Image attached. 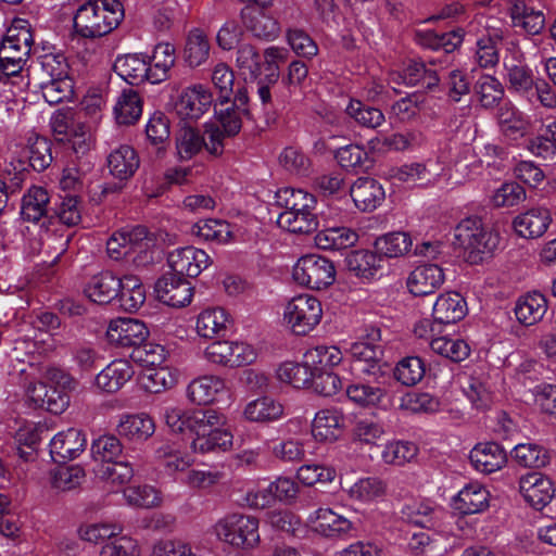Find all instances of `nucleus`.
Listing matches in <instances>:
<instances>
[{"label":"nucleus","mask_w":556,"mask_h":556,"mask_svg":"<svg viewBox=\"0 0 556 556\" xmlns=\"http://www.w3.org/2000/svg\"><path fill=\"white\" fill-rule=\"evenodd\" d=\"M393 374L403 386L413 387L425 377L426 365L418 356H407L396 364Z\"/></svg>","instance_id":"nucleus-56"},{"label":"nucleus","mask_w":556,"mask_h":556,"mask_svg":"<svg viewBox=\"0 0 556 556\" xmlns=\"http://www.w3.org/2000/svg\"><path fill=\"white\" fill-rule=\"evenodd\" d=\"M282 414V405L269 396H261L249 402L243 410L245 419L253 422L275 421Z\"/></svg>","instance_id":"nucleus-44"},{"label":"nucleus","mask_w":556,"mask_h":556,"mask_svg":"<svg viewBox=\"0 0 556 556\" xmlns=\"http://www.w3.org/2000/svg\"><path fill=\"white\" fill-rule=\"evenodd\" d=\"M90 452L96 462L108 464L123 457V445L117 437L103 434L92 441Z\"/></svg>","instance_id":"nucleus-57"},{"label":"nucleus","mask_w":556,"mask_h":556,"mask_svg":"<svg viewBox=\"0 0 556 556\" xmlns=\"http://www.w3.org/2000/svg\"><path fill=\"white\" fill-rule=\"evenodd\" d=\"M551 222L552 217L548 210L538 207L516 216L513 225L520 237L535 238L546 231Z\"/></svg>","instance_id":"nucleus-34"},{"label":"nucleus","mask_w":556,"mask_h":556,"mask_svg":"<svg viewBox=\"0 0 556 556\" xmlns=\"http://www.w3.org/2000/svg\"><path fill=\"white\" fill-rule=\"evenodd\" d=\"M427 63L435 66L442 64L440 58H429L427 61L410 60L402 73L403 83L407 86H420L432 89L439 85L440 78L437 70L428 68Z\"/></svg>","instance_id":"nucleus-26"},{"label":"nucleus","mask_w":556,"mask_h":556,"mask_svg":"<svg viewBox=\"0 0 556 556\" xmlns=\"http://www.w3.org/2000/svg\"><path fill=\"white\" fill-rule=\"evenodd\" d=\"M211 45L205 33L200 28L189 31L184 49V59L190 67H198L210 56Z\"/></svg>","instance_id":"nucleus-45"},{"label":"nucleus","mask_w":556,"mask_h":556,"mask_svg":"<svg viewBox=\"0 0 556 556\" xmlns=\"http://www.w3.org/2000/svg\"><path fill=\"white\" fill-rule=\"evenodd\" d=\"M225 417L218 412L207 408L204 415L193 420V440L191 448L195 453L206 454L226 452L232 445L231 432L224 428Z\"/></svg>","instance_id":"nucleus-4"},{"label":"nucleus","mask_w":556,"mask_h":556,"mask_svg":"<svg viewBox=\"0 0 556 556\" xmlns=\"http://www.w3.org/2000/svg\"><path fill=\"white\" fill-rule=\"evenodd\" d=\"M51 147V141L45 137L36 136L35 138H29L27 157L29 166L34 170L40 173L51 165L53 161Z\"/></svg>","instance_id":"nucleus-58"},{"label":"nucleus","mask_w":556,"mask_h":556,"mask_svg":"<svg viewBox=\"0 0 556 556\" xmlns=\"http://www.w3.org/2000/svg\"><path fill=\"white\" fill-rule=\"evenodd\" d=\"M1 43L12 46V48H16L17 51L29 55L34 43V35L29 21L25 18H14Z\"/></svg>","instance_id":"nucleus-51"},{"label":"nucleus","mask_w":556,"mask_h":556,"mask_svg":"<svg viewBox=\"0 0 556 556\" xmlns=\"http://www.w3.org/2000/svg\"><path fill=\"white\" fill-rule=\"evenodd\" d=\"M86 434L76 428L58 432L50 441V454L55 463H66L78 457L86 448Z\"/></svg>","instance_id":"nucleus-18"},{"label":"nucleus","mask_w":556,"mask_h":556,"mask_svg":"<svg viewBox=\"0 0 556 556\" xmlns=\"http://www.w3.org/2000/svg\"><path fill=\"white\" fill-rule=\"evenodd\" d=\"M381 257L368 250L350 252L345 257L348 270L356 277L369 280L375 277L381 267Z\"/></svg>","instance_id":"nucleus-42"},{"label":"nucleus","mask_w":556,"mask_h":556,"mask_svg":"<svg viewBox=\"0 0 556 556\" xmlns=\"http://www.w3.org/2000/svg\"><path fill=\"white\" fill-rule=\"evenodd\" d=\"M231 320L222 307L202 311L197 319V331L203 338L226 337L231 330Z\"/></svg>","instance_id":"nucleus-32"},{"label":"nucleus","mask_w":556,"mask_h":556,"mask_svg":"<svg viewBox=\"0 0 556 556\" xmlns=\"http://www.w3.org/2000/svg\"><path fill=\"white\" fill-rule=\"evenodd\" d=\"M215 532L220 540L238 547H254L260 541L258 520L241 514H232L219 520Z\"/></svg>","instance_id":"nucleus-11"},{"label":"nucleus","mask_w":556,"mask_h":556,"mask_svg":"<svg viewBox=\"0 0 556 556\" xmlns=\"http://www.w3.org/2000/svg\"><path fill=\"white\" fill-rule=\"evenodd\" d=\"M205 409L186 412L175 406H166L163 408L162 417L166 426L174 433H185L189 431L193 434V420L198 415H204Z\"/></svg>","instance_id":"nucleus-55"},{"label":"nucleus","mask_w":556,"mask_h":556,"mask_svg":"<svg viewBox=\"0 0 556 556\" xmlns=\"http://www.w3.org/2000/svg\"><path fill=\"white\" fill-rule=\"evenodd\" d=\"M355 376L363 378L365 382L349 384L346 388L348 397L361 406H378L381 405L387 396V386L391 381V372L382 382L376 380L374 376L353 372Z\"/></svg>","instance_id":"nucleus-16"},{"label":"nucleus","mask_w":556,"mask_h":556,"mask_svg":"<svg viewBox=\"0 0 556 556\" xmlns=\"http://www.w3.org/2000/svg\"><path fill=\"white\" fill-rule=\"evenodd\" d=\"M39 87L46 102L51 105L71 100L74 94V84L71 77L62 79H41Z\"/></svg>","instance_id":"nucleus-61"},{"label":"nucleus","mask_w":556,"mask_h":556,"mask_svg":"<svg viewBox=\"0 0 556 556\" xmlns=\"http://www.w3.org/2000/svg\"><path fill=\"white\" fill-rule=\"evenodd\" d=\"M358 233L348 227H331L318 231L315 244L321 250L341 251L355 245Z\"/></svg>","instance_id":"nucleus-39"},{"label":"nucleus","mask_w":556,"mask_h":556,"mask_svg":"<svg viewBox=\"0 0 556 556\" xmlns=\"http://www.w3.org/2000/svg\"><path fill=\"white\" fill-rule=\"evenodd\" d=\"M134 374V368L128 361L115 359L97 375L96 384L102 391L113 393L130 380Z\"/></svg>","instance_id":"nucleus-31"},{"label":"nucleus","mask_w":556,"mask_h":556,"mask_svg":"<svg viewBox=\"0 0 556 556\" xmlns=\"http://www.w3.org/2000/svg\"><path fill=\"white\" fill-rule=\"evenodd\" d=\"M321 316V303L309 294L294 296L285 308V319L299 336L311 332L320 323Z\"/></svg>","instance_id":"nucleus-12"},{"label":"nucleus","mask_w":556,"mask_h":556,"mask_svg":"<svg viewBox=\"0 0 556 556\" xmlns=\"http://www.w3.org/2000/svg\"><path fill=\"white\" fill-rule=\"evenodd\" d=\"M54 139L68 143L77 155H85L91 146L89 127L74 116L72 112H55L50 119Z\"/></svg>","instance_id":"nucleus-9"},{"label":"nucleus","mask_w":556,"mask_h":556,"mask_svg":"<svg viewBox=\"0 0 556 556\" xmlns=\"http://www.w3.org/2000/svg\"><path fill=\"white\" fill-rule=\"evenodd\" d=\"M475 92L483 108H494L504 97L501 81L492 75H482L475 84Z\"/></svg>","instance_id":"nucleus-59"},{"label":"nucleus","mask_w":556,"mask_h":556,"mask_svg":"<svg viewBox=\"0 0 556 556\" xmlns=\"http://www.w3.org/2000/svg\"><path fill=\"white\" fill-rule=\"evenodd\" d=\"M443 269L437 264L417 266L408 276L407 288L415 296L434 293L444 282Z\"/></svg>","instance_id":"nucleus-19"},{"label":"nucleus","mask_w":556,"mask_h":556,"mask_svg":"<svg viewBox=\"0 0 556 556\" xmlns=\"http://www.w3.org/2000/svg\"><path fill=\"white\" fill-rule=\"evenodd\" d=\"M316 519L315 530L326 538H345L354 531L351 520L330 508H319Z\"/></svg>","instance_id":"nucleus-35"},{"label":"nucleus","mask_w":556,"mask_h":556,"mask_svg":"<svg viewBox=\"0 0 556 556\" xmlns=\"http://www.w3.org/2000/svg\"><path fill=\"white\" fill-rule=\"evenodd\" d=\"M418 447L409 441H392L386 444L381 457L386 464L402 466L417 456Z\"/></svg>","instance_id":"nucleus-63"},{"label":"nucleus","mask_w":556,"mask_h":556,"mask_svg":"<svg viewBox=\"0 0 556 556\" xmlns=\"http://www.w3.org/2000/svg\"><path fill=\"white\" fill-rule=\"evenodd\" d=\"M146 301V290L141 280L132 275L123 277L121 292L116 302L126 312L138 311Z\"/></svg>","instance_id":"nucleus-46"},{"label":"nucleus","mask_w":556,"mask_h":556,"mask_svg":"<svg viewBox=\"0 0 556 556\" xmlns=\"http://www.w3.org/2000/svg\"><path fill=\"white\" fill-rule=\"evenodd\" d=\"M473 468L482 473L500 470L507 462L506 451L496 442L477 444L469 454Z\"/></svg>","instance_id":"nucleus-24"},{"label":"nucleus","mask_w":556,"mask_h":556,"mask_svg":"<svg viewBox=\"0 0 556 556\" xmlns=\"http://www.w3.org/2000/svg\"><path fill=\"white\" fill-rule=\"evenodd\" d=\"M225 382L216 376H202L193 379L187 388L189 400L198 405H207L216 400L219 392L224 391Z\"/></svg>","instance_id":"nucleus-41"},{"label":"nucleus","mask_w":556,"mask_h":556,"mask_svg":"<svg viewBox=\"0 0 556 556\" xmlns=\"http://www.w3.org/2000/svg\"><path fill=\"white\" fill-rule=\"evenodd\" d=\"M509 91L520 96H529L535 84L532 70L525 61L514 58L504 63Z\"/></svg>","instance_id":"nucleus-37"},{"label":"nucleus","mask_w":556,"mask_h":556,"mask_svg":"<svg viewBox=\"0 0 556 556\" xmlns=\"http://www.w3.org/2000/svg\"><path fill=\"white\" fill-rule=\"evenodd\" d=\"M434 505L428 501H413L402 508L403 519L421 528L434 526Z\"/></svg>","instance_id":"nucleus-60"},{"label":"nucleus","mask_w":556,"mask_h":556,"mask_svg":"<svg viewBox=\"0 0 556 556\" xmlns=\"http://www.w3.org/2000/svg\"><path fill=\"white\" fill-rule=\"evenodd\" d=\"M511 457L525 468L539 469L549 462L544 447L533 443H520L511 450Z\"/></svg>","instance_id":"nucleus-54"},{"label":"nucleus","mask_w":556,"mask_h":556,"mask_svg":"<svg viewBox=\"0 0 556 556\" xmlns=\"http://www.w3.org/2000/svg\"><path fill=\"white\" fill-rule=\"evenodd\" d=\"M546 311L547 301L540 292L521 295L514 308L517 320L525 326H532L540 321Z\"/></svg>","instance_id":"nucleus-36"},{"label":"nucleus","mask_w":556,"mask_h":556,"mask_svg":"<svg viewBox=\"0 0 556 556\" xmlns=\"http://www.w3.org/2000/svg\"><path fill=\"white\" fill-rule=\"evenodd\" d=\"M240 15L245 29L254 37L266 41L278 37L280 33L279 23L263 9L245 7L241 10Z\"/></svg>","instance_id":"nucleus-21"},{"label":"nucleus","mask_w":556,"mask_h":556,"mask_svg":"<svg viewBox=\"0 0 556 556\" xmlns=\"http://www.w3.org/2000/svg\"><path fill=\"white\" fill-rule=\"evenodd\" d=\"M313 370L305 366V359L300 363L286 362L278 369V377L282 382L292 384L294 388L309 387Z\"/></svg>","instance_id":"nucleus-64"},{"label":"nucleus","mask_w":556,"mask_h":556,"mask_svg":"<svg viewBox=\"0 0 556 556\" xmlns=\"http://www.w3.org/2000/svg\"><path fill=\"white\" fill-rule=\"evenodd\" d=\"M50 194L43 187L31 186L21 201V216L28 223H38L48 217L50 212Z\"/></svg>","instance_id":"nucleus-28"},{"label":"nucleus","mask_w":556,"mask_h":556,"mask_svg":"<svg viewBox=\"0 0 556 556\" xmlns=\"http://www.w3.org/2000/svg\"><path fill=\"white\" fill-rule=\"evenodd\" d=\"M467 313L465 299L457 292L438 296L432 311L433 320L440 325L455 324Z\"/></svg>","instance_id":"nucleus-29"},{"label":"nucleus","mask_w":556,"mask_h":556,"mask_svg":"<svg viewBox=\"0 0 556 556\" xmlns=\"http://www.w3.org/2000/svg\"><path fill=\"white\" fill-rule=\"evenodd\" d=\"M489 491L479 483H469L464 486L454 500V508L460 515H473L484 511L489 507Z\"/></svg>","instance_id":"nucleus-30"},{"label":"nucleus","mask_w":556,"mask_h":556,"mask_svg":"<svg viewBox=\"0 0 556 556\" xmlns=\"http://www.w3.org/2000/svg\"><path fill=\"white\" fill-rule=\"evenodd\" d=\"M223 131L217 126L206 127L204 132L190 126L179 129L176 135V149L180 160L189 161L202 150L218 157L224 153Z\"/></svg>","instance_id":"nucleus-6"},{"label":"nucleus","mask_w":556,"mask_h":556,"mask_svg":"<svg viewBox=\"0 0 556 556\" xmlns=\"http://www.w3.org/2000/svg\"><path fill=\"white\" fill-rule=\"evenodd\" d=\"M498 242V235L485 227L478 216L466 217L454 228V244L468 252L475 262L481 260V254L492 253Z\"/></svg>","instance_id":"nucleus-5"},{"label":"nucleus","mask_w":556,"mask_h":556,"mask_svg":"<svg viewBox=\"0 0 556 556\" xmlns=\"http://www.w3.org/2000/svg\"><path fill=\"white\" fill-rule=\"evenodd\" d=\"M114 72L131 86L150 81L149 62L144 56L137 53L118 55L113 64Z\"/></svg>","instance_id":"nucleus-27"},{"label":"nucleus","mask_w":556,"mask_h":556,"mask_svg":"<svg viewBox=\"0 0 556 556\" xmlns=\"http://www.w3.org/2000/svg\"><path fill=\"white\" fill-rule=\"evenodd\" d=\"M123 278L105 270L92 276L84 288V292L90 301L98 304H109L116 301L121 292Z\"/></svg>","instance_id":"nucleus-23"},{"label":"nucleus","mask_w":556,"mask_h":556,"mask_svg":"<svg viewBox=\"0 0 556 556\" xmlns=\"http://www.w3.org/2000/svg\"><path fill=\"white\" fill-rule=\"evenodd\" d=\"M149 330L147 326L138 319L117 318L111 320L106 338L111 344L119 348L138 346L148 338Z\"/></svg>","instance_id":"nucleus-15"},{"label":"nucleus","mask_w":556,"mask_h":556,"mask_svg":"<svg viewBox=\"0 0 556 556\" xmlns=\"http://www.w3.org/2000/svg\"><path fill=\"white\" fill-rule=\"evenodd\" d=\"M280 58H282V50L277 47L267 48L264 55L249 43L239 46L237 50V64L245 75V79L265 76L270 83H276L279 74L275 61Z\"/></svg>","instance_id":"nucleus-8"},{"label":"nucleus","mask_w":556,"mask_h":556,"mask_svg":"<svg viewBox=\"0 0 556 556\" xmlns=\"http://www.w3.org/2000/svg\"><path fill=\"white\" fill-rule=\"evenodd\" d=\"M176 62L175 46L169 42H160L154 47L150 67V83L159 84L169 77V72Z\"/></svg>","instance_id":"nucleus-40"},{"label":"nucleus","mask_w":556,"mask_h":556,"mask_svg":"<svg viewBox=\"0 0 556 556\" xmlns=\"http://www.w3.org/2000/svg\"><path fill=\"white\" fill-rule=\"evenodd\" d=\"M114 111L118 124L131 125L137 122L142 114L139 93L132 89L124 90L118 97Z\"/></svg>","instance_id":"nucleus-49"},{"label":"nucleus","mask_w":556,"mask_h":556,"mask_svg":"<svg viewBox=\"0 0 556 556\" xmlns=\"http://www.w3.org/2000/svg\"><path fill=\"white\" fill-rule=\"evenodd\" d=\"M381 329L374 325L365 326L359 340L352 343L349 353L353 372L374 376L382 382L392 372L390 364L384 361V349L381 344Z\"/></svg>","instance_id":"nucleus-3"},{"label":"nucleus","mask_w":556,"mask_h":556,"mask_svg":"<svg viewBox=\"0 0 556 556\" xmlns=\"http://www.w3.org/2000/svg\"><path fill=\"white\" fill-rule=\"evenodd\" d=\"M119 437L129 441H146L155 431L153 419L146 414L122 415L116 427Z\"/></svg>","instance_id":"nucleus-33"},{"label":"nucleus","mask_w":556,"mask_h":556,"mask_svg":"<svg viewBox=\"0 0 556 556\" xmlns=\"http://www.w3.org/2000/svg\"><path fill=\"white\" fill-rule=\"evenodd\" d=\"M345 113L353 118L357 125L366 128H377L384 122V115L380 109L355 99L350 100L345 108Z\"/></svg>","instance_id":"nucleus-52"},{"label":"nucleus","mask_w":556,"mask_h":556,"mask_svg":"<svg viewBox=\"0 0 556 556\" xmlns=\"http://www.w3.org/2000/svg\"><path fill=\"white\" fill-rule=\"evenodd\" d=\"M169 271L155 282L157 299L172 307H184L191 302L193 287L188 278L199 276L211 263L207 253L194 247L176 249L167 257Z\"/></svg>","instance_id":"nucleus-1"},{"label":"nucleus","mask_w":556,"mask_h":556,"mask_svg":"<svg viewBox=\"0 0 556 556\" xmlns=\"http://www.w3.org/2000/svg\"><path fill=\"white\" fill-rule=\"evenodd\" d=\"M294 280L311 289H325L336 279L333 263L318 254H307L298 260L293 267Z\"/></svg>","instance_id":"nucleus-10"},{"label":"nucleus","mask_w":556,"mask_h":556,"mask_svg":"<svg viewBox=\"0 0 556 556\" xmlns=\"http://www.w3.org/2000/svg\"><path fill=\"white\" fill-rule=\"evenodd\" d=\"M477 29L472 59L481 68H493L500 63V49L504 40V29L494 18L481 16L476 21Z\"/></svg>","instance_id":"nucleus-7"},{"label":"nucleus","mask_w":556,"mask_h":556,"mask_svg":"<svg viewBox=\"0 0 556 556\" xmlns=\"http://www.w3.org/2000/svg\"><path fill=\"white\" fill-rule=\"evenodd\" d=\"M315 208H306L300 212H281L277 224L280 228L294 233H309L318 228Z\"/></svg>","instance_id":"nucleus-43"},{"label":"nucleus","mask_w":556,"mask_h":556,"mask_svg":"<svg viewBox=\"0 0 556 556\" xmlns=\"http://www.w3.org/2000/svg\"><path fill=\"white\" fill-rule=\"evenodd\" d=\"M431 350L454 362L460 363L470 355L469 344L460 338L438 337L430 342Z\"/></svg>","instance_id":"nucleus-50"},{"label":"nucleus","mask_w":556,"mask_h":556,"mask_svg":"<svg viewBox=\"0 0 556 556\" xmlns=\"http://www.w3.org/2000/svg\"><path fill=\"white\" fill-rule=\"evenodd\" d=\"M124 17L118 0H89L74 16V29L84 38H99L115 29Z\"/></svg>","instance_id":"nucleus-2"},{"label":"nucleus","mask_w":556,"mask_h":556,"mask_svg":"<svg viewBox=\"0 0 556 556\" xmlns=\"http://www.w3.org/2000/svg\"><path fill=\"white\" fill-rule=\"evenodd\" d=\"M509 15L513 26L523 29L529 35H536L544 27L543 13L528 7L522 0H511Z\"/></svg>","instance_id":"nucleus-38"},{"label":"nucleus","mask_w":556,"mask_h":556,"mask_svg":"<svg viewBox=\"0 0 556 556\" xmlns=\"http://www.w3.org/2000/svg\"><path fill=\"white\" fill-rule=\"evenodd\" d=\"M305 366L311 367L313 371L332 370L342 361L340 349L334 345H317L308 349L304 353Z\"/></svg>","instance_id":"nucleus-48"},{"label":"nucleus","mask_w":556,"mask_h":556,"mask_svg":"<svg viewBox=\"0 0 556 556\" xmlns=\"http://www.w3.org/2000/svg\"><path fill=\"white\" fill-rule=\"evenodd\" d=\"M213 96L202 85L185 89L176 102V111L184 118L199 119L212 105Z\"/></svg>","instance_id":"nucleus-20"},{"label":"nucleus","mask_w":556,"mask_h":556,"mask_svg":"<svg viewBox=\"0 0 556 556\" xmlns=\"http://www.w3.org/2000/svg\"><path fill=\"white\" fill-rule=\"evenodd\" d=\"M274 200L277 206L285 208L283 212H300L316 206V199L313 194L288 187L278 189Z\"/></svg>","instance_id":"nucleus-47"},{"label":"nucleus","mask_w":556,"mask_h":556,"mask_svg":"<svg viewBox=\"0 0 556 556\" xmlns=\"http://www.w3.org/2000/svg\"><path fill=\"white\" fill-rule=\"evenodd\" d=\"M519 491L523 498L538 510L543 509L555 495L552 480L538 471L520 477Z\"/></svg>","instance_id":"nucleus-17"},{"label":"nucleus","mask_w":556,"mask_h":556,"mask_svg":"<svg viewBox=\"0 0 556 556\" xmlns=\"http://www.w3.org/2000/svg\"><path fill=\"white\" fill-rule=\"evenodd\" d=\"M345 418L342 412L336 407L318 410L312 424V434L318 441L333 442L343 432Z\"/></svg>","instance_id":"nucleus-25"},{"label":"nucleus","mask_w":556,"mask_h":556,"mask_svg":"<svg viewBox=\"0 0 556 556\" xmlns=\"http://www.w3.org/2000/svg\"><path fill=\"white\" fill-rule=\"evenodd\" d=\"M355 206L363 212L376 210L386 198L382 185L371 177H359L350 187Z\"/></svg>","instance_id":"nucleus-22"},{"label":"nucleus","mask_w":556,"mask_h":556,"mask_svg":"<svg viewBox=\"0 0 556 556\" xmlns=\"http://www.w3.org/2000/svg\"><path fill=\"white\" fill-rule=\"evenodd\" d=\"M108 167L110 174L119 180L118 184H108L103 192H115L123 188L121 182L131 178L139 167V156L135 149L130 146L123 144L113 150L108 156Z\"/></svg>","instance_id":"nucleus-14"},{"label":"nucleus","mask_w":556,"mask_h":556,"mask_svg":"<svg viewBox=\"0 0 556 556\" xmlns=\"http://www.w3.org/2000/svg\"><path fill=\"white\" fill-rule=\"evenodd\" d=\"M129 357L143 367L161 366L166 359V350L163 345L147 342L140 343L131 350Z\"/></svg>","instance_id":"nucleus-62"},{"label":"nucleus","mask_w":556,"mask_h":556,"mask_svg":"<svg viewBox=\"0 0 556 556\" xmlns=\"http://www.w3.org/2000/svg\"><path fill=\"white\" fill-rule=\"evenodd\" d=\"M413 241L407 232L393 231L378 237L375 241L376 250L387 257H399L412 248Z\"/></svg>","instance_id":"nucleus-53"},{"label":"nucleus","mask_w":556,"mask_h":556,"mask_svg":"<svg viewBox=\"0 0 556 556\" xmlns=\"http://www.w3.org/2000/svg\"><path fill=\"white\" fill-rule=\"evenodd\" d=\"M215 114L220 124L217 126L223 131V140L226 137H235L242 128L243 118L253 117L249 109V96L245 88H239L235 93L231 105L217 110L215 104Z\"/></svg>","instance_id":"nucleus-13"}]
</instances>
